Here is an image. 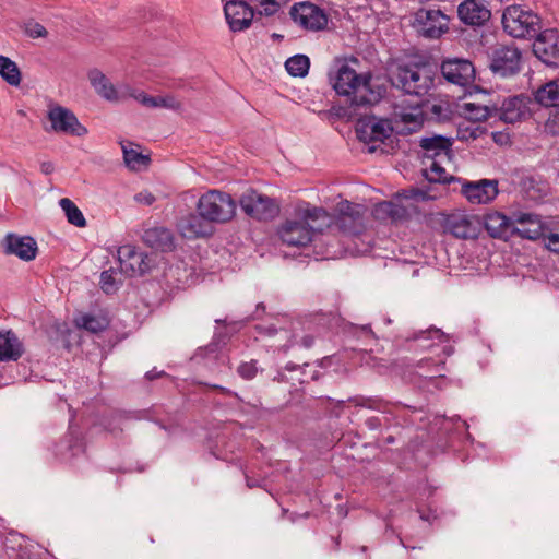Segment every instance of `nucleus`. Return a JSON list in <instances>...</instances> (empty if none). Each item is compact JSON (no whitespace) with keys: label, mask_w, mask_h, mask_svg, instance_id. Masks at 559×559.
Returning a JSON list of instances; mask_svg holds the SVG:
<instances>
[{"label":"nucleus","mask_w":559,"mask_h":559,"mask_svg":"<svg viewBox=\"0 0 559 559\" xmlns=\"http://www.w3.org/2000/svg\"><path fill=\"white\" fill-rule=\"evenodd\" d=\"M259 371L258 360L251 359L250 361H242L237 367V373L243 380H252Z\"/></svg>","instance_id":"nucleus-40"},{"label":"nucleus","mask_w":559,"mask_h":559,"mask_svg":"<svg viewBox=\"0 0 559 559\" xmlns=\"http://www.w3.org/2000/svg\"><path fill=\"white\" fill-rule=\"evenodd\" d=\"M393 128L389 119L368 116L358 120L356 133L365 143H384L392 134Z\"/></svg>","instance_id":"nucleus-11"},{"label":"nucleus","mask_w":559,"mask_h":559,"mask_svg":"<svg viewBox=\"0 0 559 559\" xmlns=\"http://www.w3.org/2000/svg\"><path fill=\"white\" fill-rule=\"evenodd\" d=\"M224 13L230 31L241 32L247 29L254 17V10L246 1L226 0Z\"/></svg>","instance_id":"nucleus-18"},{"label":"nucleus","mask_w":559,"mask_h":559,"mask_svg":"<svg viewBox=\"0 0 559 559\" xmlns=\"http://www.w3.org/2000/svg\"><path fill=\"white\" fill-rule=\"evenodd\" d=\"M85 445L79 436L70 432L62 440H60L55 447V454L59 460L63 462H71L73 459L83 454Z\"/></svg>","instance_id":"nucleus-29"},{"label":"nucleus","mask_w":559,"mask_h":559,"mask_svg":"<svg viewBox=\"0 0 559 559\" xmlns=\"http://www.w3.org/2000/svg\"><path fill=\"white\" fill-rule=\"evenodd\" d=\"M417 32L427 38H438L448 29V17L440 10L420 9L415 14Z\"/></svg>","instance_id":"nucleus-14"},{"label":"nucleus","mask_w":559,"mask_h":559,"mask_svg":"<svg viewBox=\"0 0 559 559\" xmlns=\"http://www.w3.org/2000/svg\"><path fill=\"white\" fill-rule=\"evenodd\" d=\"M515 218L511 219L499 212L488 213L484 217V226L492 238L508 240L514 235Z\"/></svg>","instance_id":"nucleus-26"},{"label":"nucleus","mask_w":559,"mask_h":559,"mask_svg":"<svg viewBox=\"0 0 559 559\" xmlns=\"http://www.w3.org/2000/svg\"><path fill=\"white\" fill-rule=\"evenodd\" d=\"M444 162H450V159H432L428 160V164L425 169V177L429 182L435 183H447L452 181L454 178L449 176L445 169L442 167Z\"/></svg>","instance_id":"nucleus-34"},{"label":"nucleus","mask_w":559,"mask_h":559,"mask_svg":"<svg viewBox=\"0 0 559 559\" xmlns=\"http://www.w3.org/2000/svg\"><path fill=\"white\" fill-rule=\"evenodd\" d=\"M177 228L180 235L186 239L210 237L214 231L213 225L198 212L189 213L179 218Z\"/></svg>","instance_id":"nucleus-22"},{"label":"nucleus","mask_w":559,"mask_h":559,"mask_svg":"<svg viewBox=\"0 0 559 559\" xmlns=\"http://www.w3.org/2000/svg\"><path fill=\"white\" fill-rule=\"evenodd\" d=\"M143 241L148 247L164 252L171 251L175 247L171 230L162 226L146 229L143 234Z\"/></svg>","instance_id":"nucleus-30"},{"label":"nucleus","mask_w":559,"mask_h":559,"mask_svg":"<svg viewBox=\"0 0 559 559\" xmlns=\"http://www.w3.org/2000/svg\"><path fill=\"white\" fill-rule=\"evenodd\" d=\"M135 201L145 205H151L155 202V197L147 191H142L135 195Z\"/></svg>","instance_id":"nucleus-51"},{"label":"nucleus","mask_w":559,"mask_h":559,"mask_svg":"<svg viewBox=\"0 0 559 559\" xmlns=\"http://www.w3.org/2000/svg\"><path fill=\"white\" fill-rule=\"evenodd\" d=\"M373 215L377 219L400 221L407 215V211L404 206L392 201H383L374 206Z\"/></svg>","instance_id":"nucleus-33"},{"label":"nucleus","mask_w":559,"mask_h":559,"mask_svg":"<svg viewBox=\"0 0 559 559\" xmlns=\"http://www.w3.org/2000/svg\"><path fill=\"white\" fill-rule=\"evenodd\" d=\"M310 68V60L305 55H295L288 58L285 62L286 71L297 78H304L308 74Z\"/></svg>","instance_id":"nucleus-37"},{"label":"nucleus","mask_w":559,"mask_h":559,"mask_svg":"<svg viewBox=\"0 0 559 559\" xmlns=\"http://www.w3.org/2000/svg\"><path fill=\"white\" fill-rule=\"evenodd\" d=\"M59 205L64 212L67 219L70 224L76 227H84L86 225L85 217L81 210L68 198H62Z\"/></svg>","instance_id":"nucleus-38"},{"label":"nucleus","mask_w":559,"mask_h":559,"mask_svg":"<svg viewBox=\"0 0 559 559\" xmlns=\"http://www.w3.org/2000/svg\"><path fill=\"white\" fill-rule=\"evenodd\" d=\"M415 340H426V338H436L440 342L445 341V334L440 330L436 328H430L426 331H420L418 334L415 335Z\"/></svg>","instance_id":"nucleus-45"},{"label":"nucleus","mask_w":559,"mask_h":559,"mask_svg":"<svg viewBox=\"0 0 559 559\" xmlns=\"http://www.w3.org/2000/svg\"><path fill=\"white\" fill-rule=\"evenodd\" d=\"M460 20L469 26H483L491 17V11L484 0H464L457 7Z\"/></svg>","instance_id":"nucleus-25"},{"label":"nucleus","mask_w":559,"mask_h":559,"mask_svg":"<svg viewBox=\"0 0 559 559\" xmlns=\"http://www.w3.org/2000/svg\"><path fill=\"white\" fill-rule=\"evenodd\" d=\"M314 343V338L311 335H306L301 338V345L305 348H310Z\"/></svg>","instance_id":"nucleus-58"},{"label":"nucleus","mask_w":559,"mask_h":559,"mask_svg":"<svg viewBox=\"0 0 559 559\" xmlns=\"http://www.w3.org/2000/svg\"><path fill=\"white\" fill-rule=\"evenodd\" d=\"M430 361H431V359H430V358L421 359V360L418 362V366H419V367H424L425 365H428Z\"/></svg>","instance_id":"nucleus-64"},{"label":"nucleus","mask_w":559,"mask_h":559,"mask_svg":"<svg viewBox=\"0 0 559 559\" xmlns=\"http://www.w3.org/2000/svg\"><path fill=\"white\" fill-rule=\"evenodd\" d=\"M272 381L285 382V381H287V378H286L284 371L278 370V371H276V374L272 378Z\"/></svg>","instance_id":"nucleus-60"},{"label":"nucleus","mask_w":559,"mask_h":559,"mask_svg":"<svg viewBox=\"0 0 559 559\" xmlns=\"http://www.w3.org/2000/svg\"><path fill=\"white\" fill-rule=\"evenodd\" d=\"M354 335L358 338L362 337L366 342L365 345L368 346L370 343L376 342L377 337L373 331L371 330V326L369 324L355 326L354 328Z\"/></svg>","instance_id":"nucleus-43"},{"label":"nucleus","mask_w":559,"mask_h":559,"mask_svg":"<svg viewBox=\"0 0 559 559\" xmlns=\"http://www.w3.org/2000/svg\"><path fill=\"white\" fill-rule=\"evenodd\" d=\"M308 367V364H304L302 366H299V365H295L293 362H288L286 366H285V370L286 371H296V370H300L302 371V373H305V368Z\"/></svg>","instance_id":"nucleus-56"},{"label":"nucleus","mask_w":559,"mask_h":559,"mask_svg":"<svg viewBox=\"0 0 559 559\" xmlns=\"http://www.w3.org/2000/svg\"><path fill=\"white\" fill-rule=\"evenodd\" d=\"M533 45L535 56L545 64L559 67V32L557 29H546L538 32Z\"/></svg>","instance_id":"nucleus-13"},{"label":"nucleus","mask_w":559,"mask_h":559,"mask_svg":"<svg viewBox=\"0 0 559 559\" xmlns=\"http://www.w3.org/2000/svg\"><path fill=\"white\" fill-rule=\"evenodd\" d=\"M453 139L435 134L432 136L421 138L419 146L423 150V159L425 164L432 159H451Z\"/></svg>","instance_id":"nucleus-23"},{"label":"nucleus","mask_w":559,"mask_h":559,"mask_svg":"<svg viewBox=\"0 0 559 559\" xmlns=\"http://www.w3.org/2000/svg\"><path fill=\"white\" fill-rule=\"evenodd\" d=\"M530 104L531 99L527 96H511L503 99L501 106L496 109V115L506 123H515L530 116Z\"/></svg>","instance_id":"nucleus-21"},{"label":"nucleus","mask_w":559,"mask_h":559,"mask_svg":"<svg viewBox=\"0 0 559 559\" xmlns=\"http://www.w3.org/2000/svg\"><path fill=\"white\" fill-rule=\"evenodd\" d=\"M391 82L404 93L415 96L426 95L433 86L430 70L417 63L399 64L392 72Z\"/></svg>","instance_id":"nucleus-3"},{"label":"nucleus","mask_w":559,"mask_h":559,"mask_svg":"<svg viewBox=\"0 0 559 559\" xmlns=\"http://www.w3.org/2000/svg\"><path fill=\"white\" fill-rule=\"evenodd\" d=\"M47 118L50 122L47 132H55L67 135L84 136L87 129L79 121L72 110L58 104L48 106Z\"/></svg>","instance_id":"nucleus-7"},{"label":"nucleus","mask_w":559,"mask_h":559,"mask_svg":"<svg viewBox=\"0 0 559 559\" xmlns=\"http://www.w3.org/2000/svg\"><path fill=\"white\" fill-rule=\"evenodd\" d=\"M546 247L556 253H559V224L549 230L545 236Z\"/></svg>","instance_id":"nucleus-44"},{"label":"nucleus","mask_w":559,"mask_h":559,"mask_svg":"<svg viewBox=\"0 0 559 559\" xmlns=\"http://www.w3.org/2000/svg\"><path fill=\"white\" fill-rule=\"evenodd\" d=\"M197 211L212 225L224 224L234 218L236 201L227 192L209 190L199 198Z\"/></svg>","instance_id":"nucleus-4"},{"label":"nucleus","mask_w":559,"mask_h":559,"mask_svg":"<svg viewBox=\"0 0 559 559\" xmlns=\"http://www.w3.org/2000/svg\"><path fill=\"white\" fill-rule=\"evenodd\" d=\"M502 26L514 38H533L540 31V17L531 10L514 4L503 11Z\"/></svg>","instance_id":"nucleus-5"},{"label":"nucleus","mask_w":559,"mask_h":559,"mask_svg":"<svg viewBox=\"0 0 559 559\" xmlns=\"http://www.w3.org/2000/svg\"><path fill=\"white\" fill-rule=\"evenodd\" d=\"M365 425L370 430H378L382 426V420L378 416H371V417L366 419Z\"/></svg>","instance_id":"nucleus-52"},{"label":"nucleus","mask_w":559,"mask_h":559,"mask_svg":"<svg viewBox=\"0 0 559 559\" xmlns=\"http://www.w3.org/2000/svg\"><path fill=\"white\" fill-rule=\"evenodd\" d=\"M213 388L215 390H218L219 392H222L223 394H226V395H233V396H236L238 397V394L235 393V392H231L229 389L227 388H224V386H221V385H213Z\"/></svg>","instance_id":"nucleus-59"},{"label":"nucleus","mask_w":559,"mask_h":559,"mask_svg":"<svg viewBox=\"0 0 559 559\" xmlns=\"http://www.w3.org/2000/svg\"><path fill=\"white\" fill-rule=\"evenodd\" d=\"M40 170L45 175H50L55 170V165L49 160L40 163Z\"/></svg>","instance_id":"nucleus-53"},{"label":"nucleus","mask_w":559,"mask_h":559,"mask_svg":"<svg viewBox=\"0 0 559 559\" xmlns=\"http://www.w3.org/2000/svg\"><path fill=\"white\" fill-rule=\"evenodd\" d=\"M117 253L120 269L127 276H142L151 270L152 260L148 254L132 245L119 247Z\"/></svg>","instance_id":"nucleus-10"},{"label":"nucleus","mask_w":559,"mask_h":559,"mask_svg":"<svg viewBox=\"0 0 559 559\" xmlns=\"http://www.w3.org/2000/svg\"><path fill=\"white\" fill-rule=\"evenodd\" d=\"M337 213L335 218L332 217L331 226L334 225L343 234L359 236L366 229L364 206L344 201L338 203Z\"/></svg>","instance_id":"nucleus-8"},{"label":"nucleus","mask_w":559,"mask_h":559,"mask_svg":"<svg viewBox=\"0 0 559 559\" xmlns=\"http://www.w3.org/2000/svg\"><path fill=\"white\" fill-rule=\"evenodd\" d=\"M461 191L471 203L487 204L498 195V181L490 179L464 181Z\"/></svg>","instance_id":"nucleus-19"},{"label":"nucleus","mask_w":559,"mask_h":559,"mask_svg":"<svg viewBox=\"0 0 559 559\" xmlns=\"http://www.w3.org/2000/svg\"><path fill=\"white\" fill-rule=\"evenodd\" d=\"M23 29L28 37L34 39L46 37L48 35V32L45 28V26L34 20L26 21L23 25Z\"/></svg>","instance_id":"nucleus-41"},{"label":"nucleus","mask_w":559,"mask_h":559,"mask_svg":"<svg viewBox=\"0 0 559 559\" xmlns=\"http://www.w3.org/2000/svg\"><path fill=\"white\" fill-rule=\"evenodd\" d=\"M514 235L522 238L536 240L544 237L540 221L536 215L522 213L515 216Z\"/></svg>","instance_id":"nucleus-28"},{"label":"nucleus","mask_w":559,"mask_h":559,"mask_svg":"<svg viewBox=\"0 0 559 559\" xmlns=\"http://www.w3.org/2000/svg\"><path fill=\"white\" fill-rule=\"evenodd\" d=\"M399 195L403 197L404 199H413L416 201H426L435 199V197L430 195L427 190L420 188H411L407 190H403Z\"/></svg>","instance_id":"nucleus-42"},{"label":"nucleus","mask_w":559,"mask_h":559,"mask_svg":"<svg viewBox=\"0 0 559 559\" xmlns=\"http://www.w3.org/2000/svg\"><path fill=\"white\" fill-rule=\"evenodd\" d=\"M435 369L431 371V374H428L427 377H430V378H433V377H437V376H441V371L444 370V361H439L437 364H435Z\"/></svg>","instance_id":"nucleus-55"},{"label":"nucleus","mask_w":559,"mask_h":559,"mask_svg":"<svg viewBox=\"0 0 559 559\" xmlns=\"http://www.w3.org/2000/svg\"><path fill=\"white\" fill-rule=\"evenodd\" d=\"M443 352L447 356H450L453 353V347L451 345H445L443 347Z\"/></svg>","instance_id":"nucleus-62"},{"label":"nucleus","mask_w":559,"mask_h":559,"mask_svg":"<svg viewBox=\"0 0 559 559\" xmlns=\"http://www.w3.org/2000/svg\"><path fill=\"white\" fill-rule=\"evenodd\" d=\"M239 205L247 215L259 221L272 219L278 213V206L273 199L252 189L242 193Z\"/></svg>","instance_id":"nucleus-9"},{"label":"nucleus","mask_w":559,"mask_h":559,"mask_svg":"<svg viewBox=\"0 0 559 559\" xmlns=\"http://www.w3.org/2000/svg\"><path fill=\"white\" fill-rule=\"evenodd\" d=\"M521 52L513 46H501L495 49L490 68L501 76L513 75L520 70Z\"/></svg>","instance_id":"nucleus-16"},{"label":"nucleus","mask_w":559,"mask_h":559,"mask_svg":"<svg viewBox=\"0 0 559 559\" xmlns=\"http://www.w3.org/2000/svg\"><path fill=\"white\" fill-rule=\"evenodd\" d=\"M441 72L448 82L460 86H466L475 79V68L467 59L444 60L441 64Z\"/></svg>","instance_id":"nucleus-17"},{"label":"nucleus","mask_w":559,"mask_h":559,"mask_svg":"<svg viewBox=\"0 0 559 559\" xmlns=\"http://www.w3.org/2000/svg\"><path fill=\"white\" fill-rule=\"evenodd\" d=\"M290 16L296 24L308 31H321L328 25L325 12L309 2L294 4Z\"/></svg>","instance_id":"nucleus-12"},{"label":"nucleus","mask_w":559,"mask_h":559,"mask_svg":"<svg viewBox=\"0 0 559 559\" xmlns=\"http://www.w3.org/2000/svg\"><path fill=\"white\" fill-rule=\"evenodd\" d=\"M329 82L335 93L346 96L350 106L365 107L378 104L386 93L384 85L372 80L370 72L357 73L344 59H336L330 68Z\"/></svg>","instance_id":"nucleus-1"},{"label":"nucleus","mask_w":559,"mask_h":559,"mask_svg":"<svg viewBox=\"0 0 559 559\" xmlns=\"http://www.w3.org/2000/svg\"><path fill=\"white\" fill-rule=\"evenodd\" d=\"M461 138H462V139H466V140H467V139H469V138H472V139H476V138H477V134H476V132H475V131H472V132H469V134H468V135L463 134Z\"/></svg>","instance_id":"nucleus-63"},{"label":"nucleus","mask_w":559,"mask_h":559,"mask_svg":"<svg viewBox=\"0 0 559 559\" xmlns=\"http://www.w3.org/2000/svg\"><path fill=\"white\" fill-rule=\"evenodd\" d=\"M535 100L545 107H559V79L539 87L535 92Z\"/></svg>","instance_id":"nucleus-32"},{"label":"nucleus","mask_w":559,"mask_h":559,"mask_svg":"<svg viewBox=\"0 0 559 559\" xmlns=\"http://www.w3.org/2000/svg\"><path fill=\"white\" fill-rule=\"evenodd\" d=\"M130 97L148 108H166L171 110H179L181 108V103L173 95L151 96L143 91L134 90L130 93Z\"/></svg>","instance_id":"nucleus-31"},{"label":"nucleus","mask_w":559,"mask_h":559,"mask_svg":"<svg viewBox=\"0 0 559 559\" xmlns=\"http://www.w3.org/2000/svg\"><path fill=\"white\" fill-rule=\"evenodd\" d=\"M348 402L358 407L373 409L382 414L390 415L396 420V424H400V419L406 425L413 424L414 420L409 416L411 413L414 414L420 411L415 406H409L401 402L386 401L380 396L357 395L348 399Z\"/></svg>","instance_id":"nucleus-6"},{"label":"nucleus","mask_w":559,"mask_h":559,"mask_svg":"<svg viewBox=\"0 0 559 559\" xmlns=\"http://www.w3.org/2000/svg\"><path fill=\"white\" fill-rule=\"evenodd\" d=\"M442 226L445 233L460 239H474L479 233L478 219L463 213L447 215Z\"/></svg>","instance_id":"nucleus-15"},{"label":"nucleus","mask_w":559,"mask_h":559,"mask_svg":"<svg viewBox=\"0 0 559 559\" xmlns=\"http://www.w3.org/2000/svg\"><path fill=\"white\" fill-rule=\"evenodd\" d=\"M164 374H165V372H164V371H156L155 369H153V370L147 371V372L145 373V378H146L147 380H154V379H157V378H159V377H162V376H164Z\"/></svg>","instance_id":"nucleus-57"},{"label":"nucleus","mask_w":559,"mask_h":559,"mask_svg":"<svg viewBox=\"0 0 559 559\" xmlns=\"http://www.w3.org/2000/svg\"><path fill=\"white\" fill-rule=\"evenodd\" d=\"M88 81L94 91L108 102H119L130 96L134 91L126 86L122 91H118L110 80L98 69H92L87 73Z\"/></svg>","instance_id":"nucleus-24"},{"label":"nucleus","mask_w":559,"mask_h":559,"mask_svg":"<svg viewBox=\"0 0 559 559\" xmlns=\"http://www.w3.org/2000/svg\"><path fill=\"white\" fill-rule=\"evenodd\" d=\"M465 107L467 110H476L475 114H472L471 115V118L475 119V120H481V119H486L488 116H489V110L487 107H475L474 104H465Z\"/></svg>","instance_id":"nucleus-50"},{"label":"nucleus","mask_w":559,"mask_h":559,"mask_svg":"<svg viewBox=\"0 0 559 559\" xmlns=\"http://www.w3.org/2000/svg\"><path fill=\"white\" fill-rule=\"evenodd\" d=\"M102 289L106 294H111L116 290L115 281L112 274L109 271H104L100 275Z\"/></svg>","instance_id":"nucleus-47"},{"label":"nucleus","mask_w":559,"mask_h":559,"mask_svg":"<svg viewBox=\"0 0 559 559\" xmlns=\"http://www.w3.org/2000/svg\"><path fill=\"white\" fill-rule=\"evenodd\" d=\"M23 342L12 330L0 331V362L17 361L24 354Z\"/></svg>","instance_id":"nucleus-27"},{"label":"nucleus","mask_w":559,"mask_h":559,"mask_svg":"<svg viewBox=\"0 0 559 559\" xmlns=\"http://www.w3.org/2000/svg\"><path fill=\"white\" fill-rule=\"evenodd\" d=\"M123 151V159L126 165L131 169H136L142 165H146L150 162V158L142 153H139L138 151L133 148H127L124 145H122Z\"/></svg>","instance_id":"nucleus-39"},{"label":"nucleus","mask_w":559,"mask_h":559,"mask_svg":"<svg viewBox=\"0 0 559 559\" xmlns=\"http://www.w3.org/2000/svg\"><path fill=\"white\" fill-rule=\"evenodd\" d=\"M1 245L5 254L16 255L27 262L36 258L38 249L34 238L29 236H19L12 233L5 235Z\"/></svg>","instance_id":"nucleus-20"},{"label":"nucleus","mask_w":559,"mask_h":559,"mask_svg":"<svg viewBox=\"0 0 559 559\" xmlns=\"http://www.w3.org/2000/svg\"><path fill=\"white\" fill-rule=\"evenodd\" d=\"M0 76L11 86H19L21 83V71L17 64L4 56H0Z\"/></svg>","instance_id":"nucleus-35"},{"label":"nucleus","mask_w":559,"mask_h":559,"mask_svg":"<svg viewBox=\"0 0 559 559\" xmlns=\"http://www.w3.org/2000/svg\"><path fill=\"white\" fill-rule=\"evenodd\" d=\"M260 14L265 16H272L276 14L281 8V4L276 0H269L267 2H262L260 5Z\"/></svg>","instance_id":"nucleus-49"},{"label":"nucleus","mask_w":559,"mask_h":559,"mask_svg":"<svg viewBox=\"0 0 559 559\" xmlns=\"http://www.w3.org/2000/svg\"><path fill=\"white\" fill-rule=\"evenodd\" d=\"M332 216L323 209L307 204L296 209L295 216L287 218L278 228V236L290 247L308 246L316 233L331 227Z\"/></svg>","instance_id":"nucleus-2"},{"label":"nucleus","mask_w":559,"mask_h":559,"mask_svg":"<svg viewBox=\"0 0 559 559\" xmlns=\"http://www.w3.org/2000/svg\"><path fill=\"white\" fill-rule=\"evenodd\" d=\"M257 329L261 332V333H264L266 335H274L276 332H277V329L270 324L267 326H264V325H258Z\"/></svg>","instance_id":"nucleus-54"},{"label":"nucleus","mask_w":559,"mask_h":559,"mask_svg":"<svg viewBox=\"0 0 559 559\" xmlns=\"http://www.w3.org/2000/svg\"><path fill=\"white\" fill-rule=\"evenodd\" d=\"M264 311H265V306L262 302L258 304L257 309H255L257 316H254L253 319L259 318L258 313L264 312Z\"/></svg>","instance_id":"nucleus-61"},{"label":"nucleus","mask_w":559,"mask_h":559,"mask_svg":"<svg viewBox=\"0 0 559 559\" xmlns=\"http://www.w3.org/2000/svg\"><path fill=\"white\" fill-rule=\"evenodd\" d=\"M546 131L552 135H559V109L550 114L545 124Z\"/></svg>","instance_id":"nucleus-46"},{"label":"nucleus","mask_w":559,"mask_h":559,"mask_svg":"<svg viewBox=\"0 0 559 559\" xmlns=\"http://www.w3.org/2000/svg\"><path fill=\"white\" fill-rule=\"evenodd\" d=\"M76 325L92 333H98L107 329L109 321L104 316L83 314L76 319Z\"/></svg>","instance_id":"nucleus-36"},{"label":"nucleus","mask_w":559,"mask_h":559,"mask_svg":"<svg viewBox=\"0 0 559 559\" xmlns=\"http://www.w3.org/2000/svg\"><path fill=\"white\" fill-rule=\"evenodd\" d=\"M401 120L405 123H412L414 128H417L423 123V112L420 110L416 112H403L401 114Z\"/></svg>","instance_id":"nucleus-48"}]
</instances>
